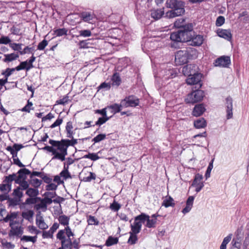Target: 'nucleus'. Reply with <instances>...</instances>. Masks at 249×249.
Masks as SVG:
<instances>
[{"mask_svg": "<svg viewBox=\"0 0 249 249\" xmlns=\"http://www.w3.org/2000/svg\"><path fill=\"white\" fill-rule=\"evenodd\" d=\"M184 21L183 19H178L176 21L174 25L177 28H180L177 32H175L171 34L170 39L172 42L170 46L172 48H177V44L178 42H188L191 38L192 30H193V25L192 23H189L183 25Z\"/></svg>", "mask_w": 249, "mask_h": 249, "instance_id": "1", "label": "nucleus"}, {"mask_svg": "<svg viewBox=\"0 0 249 249\" xmlns=\"http://www.w3.org/2000/svg\"><path fill=\"white\" fill-rule=\"evenodd\" d=\"M175 56L176 65H182L187 64L189 59L196 58L197 56V51L193 48H187L185 50L177 51Z\"/></svg>", "mask_w": 249, "mask_h": 249, "instance_id": "2", "label": "nucleus"}, {"mask_svg": "<svg viewBox=\"0 0 249 249\" xmlns=\"http://www.w3.org/2000/svg\"><path fill=\"white\" fill-rule=\"evenodd\" d=\"M166 6L173 9L166 13V17L171 18L182 15L185 12L184 5L182 2L178 0H167Z\"/></svg>", "mask_w": 249, "mask_h": 249, "instance_id": "3", "label": "nucleus"}, {"mask_svg": "<svg viewBox=\"0 0 249 249\" xmlns=\"http://www.w3.org/2000/svg\"><path fill=\"white\" fill-rule=\"evenodd\" d=\"M71 140L68 139H62L61 141H55L50 139L49 143L53 146L57 147L58 150L63 151L64 157L67 155V149L69 146H74L77 143V140L71 138Z\"/></svg>", "mask_w": 249, "mask_h": 249, "instance_id": "4", "label": "nucleus"}, {"mask_svg": "<svg viewBox=\"0 0 249 249\" xmlns=\"http://www.w3.org/2000/svg\"><path fill=\"white\" fill-rule=\"evenodd\" d=\"M70 220V217L64 214L61 215L58 217V220L59 221L58 224L64 226L65 228L63 230H59L56 234V235L61 234L62 236H66L68 237H73L74 236V233L69 225Z\"/></svg>", "mask_w": 249, "mask_h": 249, "instance_id": "5", "label": "nucleus"}, {"mask_svg": "<svg viewBox=\"0 0 249 249\" xmlns=\"http://www.w3.org/2000/svg\"><path fill=\"white\" fill-rule=\"evenodd\" d=\"M204 96L205 93L204 91L197 89L188 94L185 99V102L186 103L193 104L201 101Z\"/></svg>", "mask_w": 249, "mask_h": 249, "instance_id": "6", "label": "nucleus"}, {"mask_svg": "<svg viewBox=\"0 0 249 249\" xmlns=\"http://www.w3.org/2000/svg\"><path fill=\"white\" fill-rule=\"evenodd\" d=\"M202 77V75L197 72L187 77L186 79V82L188 85H195V89H200L203 84Z\"/></svg>", "mask_w": 249, "mask_h": 249, "instance_id": "7", "label": "nucleus"}, {"mask_svg": "<svg viewBox=\"0 0 249 249\" xmlns=\"http://www.w3.org/2000/svg\"><path fill=\"white\" fill-rule=\"evenodd\" d=\"M10 227L11 229L8 233L9 237L20 236L23 234V228L19 226L17 221L11 220L10 221Z\"/></svg>", "mask_w": 249, "mask_h": 249, "instance_id": "8", "label": "nucleus"}, {"mask_svg": "<svg viewBox=\"0 0 249 249\" xmlns=\"http://www.w3.org/2000/svg\"><path fill=\"white\" fill-rule=\"evenodd\" d=\"M124 107H135L139 106L140 104L139 99L133 95L126 96L121 100Z\"/></svg>", "mask_w": 249, "mask_h": 249, "instance_id": "9", "label": "nucleus"}, {"mask_svg": "<svg viewBox=\"0 0 249 249\" xmlns=\"http://www.w3.org/2000/svg\"><path fill=\"white\" fill-rule=\"evenodd\" d=\"M56 238L60 241L61 244V247L57 249H71L72 248V243L71 237L62 236L61 234L56 235Z\"/></svg>", "mask_w": 249, "mask_h": 249, "instance_id": "10", "label": "nucleus"}, {"mask_svg": "<svg viewBox=\"0 0 249 249\" xmlns=\"http://www.w3.org/2000/svg\"><path fill=\"white\" fill-rule=\"evenodd\" d=\"M231 64V58L228 56H221L214 60L213 64L215 67L228 68Z\"/></svg>", "mask_w": 249, "mask_h": 249, "instance_id": "11", "label": "nucleus"}, {"mask_svg": "<svg viewBox=\"0 0 249 249\" xmlns=\"http://www.w3.org/2000/svg\"><path fill=\"white\" fill-rule=\"evenodd\" d=\"M52 145V146L46 145L42 149L43 150L47 151L49 152L52 153V154L54 155V157L53 159H57L61 161H64L65 160V158L64 157L63 151L61 150H58L60 152H58L56 151V150L53 148Z\"/></svg>", "mask_w": 249, "mask_h": 249, "instance_id": "12", "label": "nucleus"}, {"mask_svg": "<svg viewBox=\"0 0 249 249\" xmlns=\"http://www.w3.org/2000/svg\"><path fill=\"white\" fill-rule=\"evenodd\" d=\"M203 176L199 174H196L194 178V180L191 184V186L195 187L196 192L198 193L204 187V184L202 182Z\"/></svg>", "mask_w": 249, "mask_h": 249, "instance_id": "13", "label": "nucleus"}, {"mask_svg": "<svg viewBox=\"0 0 249 249\" xmlns=\"http://www.w3.org/2000/svg\"><path fill=\"white\" fill-rule=\"evenodd\" d=\"M197 67L194 64H188L182 68V73L184 75L190 77L192 74L197 72Z\"/></svg>", "mask_w": 249, "mask_h": 249, "instance_id": "14", "label": "nucleus"}, {"mask_svg": "<svg viewBox=\"0 0 249 249\" xmlns=\"http://www.w3.org/2000/svg\"><path fill=\"white\" fill-rule=\"evenodd\" d=\"M16 175V183H19L18 181L26 180L27 178V175H29L31 174V171L25 168H21L19 169Z\"/></svg>", "mask_w": 249, "mask_h": 249, "instance_id": "15", "label": "nucleus"}, {"mask_svg": "<svg viewBox=\"0 0 249 249\" xmlns=\"http://www.w3.org/2000/svg\"><path fill=\"white\" fill-rule=\"evenodd\" d=\"M193 33V30H192L191 33V38L188 42H190V45L194 46H200L203 42V37L201 35H196L193 36L192 34Z\"/></svg>", "mask_w": 249, "mask_h": 249, "instance_id": "16", "label": "nucleus"}, {"mask_svg": "<svg viewBox=\"0 0 249 249\" xmlns=\"http://www.w3.org/2000/svg\"><path fill=\"white\" fill-rule=\"evenodd\" d=\"M226 108L227 113V119H230L232 117V99L231 97H228L226 99Z\"/></svg>", "mask_w": 249, "mask_h": 249, "instance_id": "17", "label": "nucleus"}, {"mask_svg": "<svg viewBox=\"0 0 249 249\" xmlns=\"http://www.w3.org/2000/svg\"><path fill=\"white\" fill-rule=\"evenodd\" d=\"M24 146L21 144L15 143L12 147L11 146H7L6 149L10 152L12 155V158H15L18 156V152Z\"/></svg>", "mask_w": 249, "mask_h": 249, "instance_id": "18", "label": "nucleus"}, {"mask_svg": "<svg viewBox=\"0 0 249 249\" xmlns=\"http://www.w3.org/2000/svg\"><path fill=\"white\" fill-rule=\"evenodd\" d=\"M79 17L82 20L89 23H91L90 21L95 18V15L93 13L87 11L80 13Z\"/></svg>", "mask_w": 249, "mask_h": 249, "instance_id": "19", "label": "nucleus"}, {"mask_svg": "<svg viewBox=\"0 0 249 249\" xmlns=\"http://www.w3.org/2000/svg\"><path fill=\"white\" fill-rule=\"evenodd\" d=\"M217 35L222 38H223L228 41H230L232 38V34L230 29H219L217 31Z\"/></svg>", "mask_w": 249, "mask_h": 249, "instance_id": "20", "label": "nucleus"}, {"mask_svg": "<svg viewBox=\"0 0 249 249\" xmlns=\"http://www.w3.org/2000/svg\"><path fill=\"white\" fill-rule=\"evenodd\" d=\"M151 17L155 20L160 19L164 14V8L160 9H153L150 11Z\"/></svg>", "mask_w": 249, "mask_h": 249, "instance_id": "21", "label": "nucleus"}, {"mask_svg": "<svg viewBox=\"0 0 249 249\" xmlns=\"http://www.w3.org/2000/svg\"><path fill=\"white\" fill-rule=\"evenodd\" d=\"M12 217L11 214L7 213L6 210L2 207V206H0V221L3 220L7 222L10 221Z\"/></svg>", "mask_w": 249, "mask_h": 249, "instance_id": "22", "label": "nucleus"}, {"mask_svg": "<svg viewBox=\"0 0 249 249\" xmlns=\"http://www.w3.org/2000/svg\"><path fill=\"white\" fill-rule=\"evenodd\" d=\"M205 111V108L203 104H198L195 106L192 114L194 116L198 117L201 115Z\"/></svg>", "mask_w": 249, "mask_h": 249, "instance_id": "23", "label": "nucleus"}, {"mask_svg": "<svg viewBox=\"0 0 249 249\" xmlns=\"http://www.w3.org/2000/svg\"><path fill=\"white\" fill-rule=\"evenodd\" d=\"M194 200V197L193 196H190L188 198V199H187V201H186V206L182 210V212L183 213L186 214L191 211V210L193 207Z\"/></svg>", "mask_w": 249, "mask_h": 249, "instance_id": "24", "label": "nucleus"}, {"mask_svg": "<svg viewBox=\"0 0 249 249\" xmlns=\"http://www.w3.org/2000/svg\"><path fill=\"white\" fill-rule=\"evenodd\" d=\"M124 107L123 104L120 103V104L117 103L113 104L107 107V108L111 109V112L113 114L121 112L122 107Z\"/></svg>", "mask_w": 249, "mask_h": 249, "instance_id": "25", "label": "nucleus"}, {"mask_svg": "<svg viewBox=\"0 0 249 249\" xmlns=\"http://www.w3.org/2000/svg\"><path fill=\"white\" fill-rule=\"evenodd\" d=\"M111 80L112 86H119L122 82V80L119 72H116L112 75Z\"/></svg>", "mask_w": 249, "mask_h": 249, "instance_id": "26", "label": "nucleus"}, {"mask_svg": "<svg viewBox=\"0 0 249 249\" xmlns=\"http://www.w3.org/2000/svg\"><path fill=\"white\" fill-rule=\"evenodd\" d=\"M142 226V224L140 223L138 221H135L134 219L133 224L131 225V231L130 232L134 234L139 233L141 230Z\"/></svg>", "mask_w": 249, "mask_h": 249, "instance_id": "27", "label": "nucleus"}, {"mask_svg": "<svg viewBox=\"0 0 249 249\" xmlns=\"http://www.w3.org/2000/svg\"><path fill=\"white\" fill-rule=\"evenodd\" d=\"M16 174L13 173L11 175H9L7 176L4 177V179L3 180V183H4L6 184L9 185L12 188V182L13 181L16 183Z\"/></svg>", "mask_w": 249, "mask_h": 249, "instance_id": "28", "label": "nucleus"}, {"mask_svg": "<svg viewBox=\"0 0 249 249\" xmlns=\"http://www.w3.org/2000/svg\"><path fill=\"white\" fill-rule=\"evenodd\" d=\"M73 124L71 121H69L67 123L66 126V131L67 137L69 138H72L73 135Z\"/></svg>", "mask_w": 249, "mask_h": 249, "instance_id": "29", "label": "nucleus"}, {"mask_svg": "<svg viewBox=\"0 0 249 249\" xmlns=\"http://www.w3.org/2000/svg\"><path fill=\"white\" fill-rule=\"evenodd\" d=\"M36 224L41 230H46L48 228V225L45 222L42 216L36 219Z\"/></svg>", "mask_w": 249, "mask_h": 249, "instance_id": "30", "label": "nucleus"}, {"mask_svg": "<svg viewBox=\"0 0 249 249\" xmlns=\"http://www.w3.org/2000/svg\"><path fill=\"white\" fill-rule=\"evenodd\" d=\"M162 205L164 206L165 208L174 207L175 205L174 200L171 196H168L163 200Z\"/></svg>", "mask_w": 249, "mask_h": 249, "instance_id": "31", "label": "nucleus"}, {"mask_svg": "<svg viewBox=\"0 0 249 249\" xmlns=\"http://www.w3.org/2000/svg\"><path fill=\"white\" fill-rule=\"evenodd\" d=\"M4 57L5 58L3 59V61L4 62H9L17 59L19 57V55L18 54L11 53L4 54Z\"/></svg>", "mask_w": 249, "mask_h": 249, "instance_id": "32", "label": "nucleus"}, {"mask_svg": "<svg viewBox=\"0 0 249 249\" xmlns=\"http://www.w3.org/2000/svg\"><path fill=\"white\" fill-rule=\"evenodd\" d=\"M194 124L196 128H204L207 125L206 121L203 118L196 120L194 122Z\"/></svg>", "mask_w": 249, "mask_h": 249, "instance_id": "33", "label": "nucleus"}, {"mask_svg": "<svg viewBox=\"0 0 249 249\" xmlns=\"http://www.w3.org/2000/svg\"><path fill=\"white\" fill-rule=\"evenodd\" d=\"M26 195L29 197H37V196L39 195V191L38 189L36 188H29L26 191Z\"/></svg>", "mask_w": 249, "mask_h": 249, "instance_id": "34", "label": "nucleus"}, {"mask_svg": "<svg viewBox=\"0 0 249 249\" xmlns=\"http://www.w3.org/2000/svg\"><path fill=\"white\" fill-rule=\"evenodd\" d=\"M68 29L65 28L53 30V35L56 36H66L68 34Z\"/></svg>", "mask_w": 249, "mask_h": 249, "instance_id": "35", "label": "nucleus"}, {"mask_svg": "<svg viewBox=\"0 0 249 249\" xmlns=\"http://www.w3.org/2000/svg\"><path fill=\"white\" fill-rule=\"evenodd\" d=\"M119 242L118 238L117 237H113L110 236L108 237L106 241L105 245L107 247H110L113 245L117 244Z\"/></svg>", "mask_w": 249, "mask_h": 249, "instance_id": "36", "label": "nucleus"}, {"mask_svg": "<svg viewBox=\"0 0 249 249\" xmlns=\"http://www.w3.org/2000/svg\"><path fill=\"white\" fill-rule=\"evenodd\" d=\"M148 218V215H147L144 213H142L139 215L136 216L134 219L135 221H138L140 223L142 224V223H144Z\"/></svg>", "mask_w": 249, "mask_h": 249, "instance_id": "37", "label": "nucleus"}, {"mask_svg": "<svg viewBox=\"0 0 249 249\" xmlns=\"http://www.w3.org/2000/svg\"><path fill=\"white\" fill-rule=\"evenodd\" d=\"M130 236L128 239L127 243L129 245H133L135 244L138 240V236L137 235V234H134L132 232H129Z\"/></svg>", "mask_w": 249, "mask_h": 249, "instance_id": "38", "label": "nucleus"}, {"mask_svg": "<svg viewBox=\"0 0 249 249\" xmlns=\"http://www.w3.org/2000/svg\"><path fill=\"white\" fill-rule=\"evenodd\" d=\"M28 60L20 62L19 65L15 68V69L17 71H19L22 70H26V71H28L30 69H28Z\"/></svg>", "mask_w": 249, "mask_h": 249, "instance_id": "39", "label": "nucleus"}, {"mask_svg": "<svg viewBox=\"0 0 249 249\" xmlns=\"http://www.w3.org/2000/svg\"><path fill=\"white\" fill-rule=\"evenodd\" d=\"M28 60L20 62L19 65L15 68V69L17 71H19L22 70H26V71H28L30 69H28Z\"/></svg>", "mask_w": 249, "mask_h": 249, "instance_id": "40", "label": "nucleus"}, {"mask_svg": "<svg viewBox=\"0 0 249 249\" xmlns=\"http://www.w3.org/2000/svg\"><path fill=\"white\" fill-rule=\"evenodd\" d=\"M22 190L19 189L18 187L14 189L12 193V195L16 198L19 199V200L23 197V193Z\"/></svg>", "mask_w": 249, "mask_h": 249, "instance_id": "41", "label": "nucleus"}, {"mask_svg": "<svg viewBox=\"0 0 249 249\" xmlns=\"http://www.w3.org/2000/svg\"><path fill=\"white\" fill-rule=\"evenodd\" d=\"M157 220V218H152L150 219V216L148 215V218L147 219L145 226L148 228H155Z\"/></svg>", "mask_w": 249, "mask_h": 249, "instance_id": "42", "label": "nucleus"}, {"mask_svg": "<svg viewBox=\"0 0 249 249\" xmlns=\"http://www.w3.org/2000/svg\"><path fill=\"white\" fill-rule=\"evenodd\" d=\"M37 236L36 235L35 236H30L27 235H23L21 237V241H25V242H32L33 243H35L36 241Z\"/></svg>", "mask_w": 249, "mask_h": 249, "instance_id": "43", "label": "nucleus"}, {"mask_svg": "<svg viewBox=\"0 0 249 249\" xmlns=\"http://www.w3.org/2000/svg\"><path fill=\"white\" fill-rule=\"evenodd\" d=\"M11 190V187L9 185L6 184L4 183L0 184V191L3 193L8 194Z\"/></svg>", "mask_w": 249, "mask_h": 249, "instance_id": "44", "label": "nucleus"}, {"mask_svg": "<svg viewBox=\"0 0 249 249\" xmlns=\"http://www.w3.org/2000/svg\"><path fill=\"white\" fill-rule=\"evenodd\" d=\"M87 222L88 224L90 225H98L99 224L98 219L92 215H89L88 217Z\"/></svg>", "mask_w": 249, "mask_h": 249, "instance_id": "45", "label": "nucleus"}, {"mask_svg": "<svg viewBox=\"0 0 249 249\" xmlns=\"http://www.w3.org/2000/svg\"><path fill=\"white\" fill-rule=\"evenodd\" d=\"M83 158L90 159L93 161L97 160L100 158L97 154L95 153H89L88 154L84 155Z\"/></svg>", "mask_w": 249, "mask_h": 249, "instance_id": "46", "label": "nucleus"}, {"mask_svg": "<svg viewBox=\"0 0 249 249\" xmlns=\"http://www.w3.org/2000/svg\"><path fill=\"white\" fill-rule=\"evenodd\" d=\"M19 183H16L18 184L19 186L18 187L21 190H27L29 188V184L26 180L18 181Z\"/></svg>", "mask_w": 249, "mask_h": 249, "instance_id": "47", "label": "nucleus"}, {"mask_svg": "<svg viewBox=\"0 0 249 249\" xmlns=\"http://www.w3.org/2000/svg\"><path fill=\"white\" fill-rule=\"evenodd\" d=\"M20 201V200L15 197L14 198H10L9 196V199H8L7 202L8 203L9 206H15L19 204Z\"/></svg>", "mask_w": 249, "mask_h": 249, "instance_id": "48", "label": "nucleus"}, {"mask_svg": "<svg viewBox=\"0 0 249 249\" xmlns=\"http://www.w3.org/2000/svg\"><path fill=\"white\" fill-rule=\"evenodd\" d=\"M30 183L34 188L37 189L42 184V180L37 178H32Z\"/></svg>", "mask_w": 249, "mask_h": 249, "instance_id": "49", "label": "nucleus"}, {"mask_svg": "<svg viewBox=\"0 0 249 249\" xmlns=\"http://www.w3.org/2000/svg\"><path fill=\"white\" fill-rule=\"evenodd\" d=\"M16 70L15 68H7L1 74L4 76V78L8 80V78Z\"/></svg>", "mask_w": 249, "mask_h": 249, "instance_id": "50", "label": "nucleus"}, {"mask_svg": "<svg viewBox=\"0 0 249 249\" xmlns=\"http://www.w3.org/2000/svg\"><path fill=\"white\" fill-rule=\"evenodd\" d=\"M121 207V205L115 200H114L113 202L109 206L110 209L114 212H118Z\"/></svg>", "mask_w": 249, "mask_h": 249, "instance_id": "51", "label": "nucleus"}, {"mask_svg": "<svg viewBox=\"0 0 249 249\" xmlns=\"http://www.w3.org/2000/svg\"><path fill=\"white\" fill-rule=\"evenodd\" d=\"M38 199H40V198L36 197H30L26 199L25 201V204L30 205L36 204L37 202Z\"/></svg>", "mask_w": 249, "mask_h": 249, "instance_id": "52", "label": "nucleus"}, {"mask_svg": "<svg viewBox=\"0 0 249 249\" xmlns=\"http://www.w3.org/2000/svg\"><path fill=\"white\" fill-rule=\"evenodd\" d=\"M33 105V104L32 102L30 101L29 100H28L27 101V105L24 107H23L21 109V110L22 112H27L29 113L30 112V110L31 109H33V108H32Z\"/></svg>", "mask_w": 249, "mask_h": 249, "instance_id": "53", "label": "nucleus"}, {"mask_svg": "<svg viewBox=\"0 0 249 249\" xmlns=\"http://www.w3.org/2000/svg\"><path fill=\"white\" fill-rule=\"evenodd\" d=\"M69 101H70L69 96L68 95H65L62 98L57 100L56 101V104L57 105H64L68 103Z\"/></svg>", "mask_w": 249, "mask_h": 249, "instance_id": "54", "label": "nucleus"}, {"mask_svg": "<svg viewBox=\"0 0 249 249\" xmlns=\"http://www.w3.org/2000/svg\"><path fill=\"white\" fill-rule=\"evenodd\" d=\"M106 135L105 134H100L97 135L92 139V142L94 143H97L104 140L106 139Z\"/></svg>", "mask_w": 249, "mask_h": 249, "instance_id": "55", "label": "nucleus"}, {"mask_svg": "<svg viewBox=\"0 0 249 249\" xmlns=\"http://www.w3.org/2000/svg\"><path fill=\"white\" fill-rule=\"evenodd\" d=\"M89 175L87 177H84L83 181L85 182H90L92 180H94L96 178V175L92 172H89L88 173Z\"/></svg>", "mask_w": 249, "mask_h": 249, "instance_id": "56", "label": "nucleus"}, {"mask_svg": "<svg viewBox=\"0 0 249 249\" xmlns=\"http://www.w3.org/2000/svg\"><path fill=\"white\" fill-rule=\"evenodd\" d=\"M61 177L63 178V179L67 180L68 178H71V176L69 171L62 170L59 174Z\"/></svg>", "mask_w": 249, "mask_h": 249, "instance_id": "57", "label": "nucleus"}, {"mask_svg": "<svg viewBox=\"0 0 249 249\" xmlns=\"http://www.w3.org/2000/svg\"><path fill=\"white\" fill-rule=\"evenodd\" d=\"M79 33V35L78 36H83L84 37H89L91 35V32L89 30H80Z\"/></svg>", "mask_w": 249, "mask_h": 249, "instance_id": "58", "label": "nucleus"}, {"mask_svg": "<svg viewBox=\"0 0 249 249\" xmlns=\"http://www.w3.org/2000/svg\"><path fill=\"white\" fill-rule=\"evenodd\" d=\"M109 118L106 116H103L102 117H100L98 121L96 122L95 125H101L104 124H105L108 120Z\"/></svg>", "mask_w": 249, "mask_h": 249, "instance_id": "59", "label": "nucleus"}, {"mask_svg": "<svg viewBox=\"0 0 249 249\" xmlns=\"http://www.w3.org/2000/svg\"><path fill=\"white\" fill-rule=\"evenodd\" d=\"M10 47L14 51H21L22 44L13 43L9 44Z\"/></svg>", "mask_w": 249, "mask_h": 249, "instance_id": "60", "label": "nucleus"}, {"mask_svg": "<svg viewBox=\"0 0 249 249\" xmlns=\"http://www.w3.org/2000/svg\"><path fill=\"white\" fill-rule=\"evenodd\" d=\"M11 42V39L8 36H2L0 38V44H10Z\"/></svg>", "mask_w": 249, "mask_h": 249, "instance_id": "61", "label": "nucleus"}, {"mask_svg": "<svg viewBox=\"0 0 249 249\" xmlns=\"http://www.w3.org/2000/svg\"><path fill=\"white\" fill-rule=\"evenodd\" d=\"M34 213L32 211L29 210L27 212L22 213V216L26 219L29 220L32 218Z\"/></svg>", "mask_w": 249, "mask_h": 249, "instance_id": "62", "label": "nucleus"}, {"mask_svg": "<svg viewBox=\"0 0 249 249\" xmlns=\"http://www.w3.org/2000/svg\"><path fill=\"white\" fill-rule=\"evenodd\" d=\"M53 233L49 230L48 231H43L42 238H53Z\"/></svg>", "mask_w": 249, "mask_h": 249, "instance_id": "63", "label": "nucleus"}, {"mask_svg": "<svg viewBox=\"0 0 249 249\" xmlns=\"http://www.w3.org/2000/svg\"><path fill=\"white\" fill-rule=\"evenodd\" d=\"M225 19L223 16H219L216 20L215 25L219 27L222 26L225 23Z\"/></svg>", "mask_w": 249, "mask_h": 249, "instance_id": "64", "label": "nucleus"}]
</instances>
